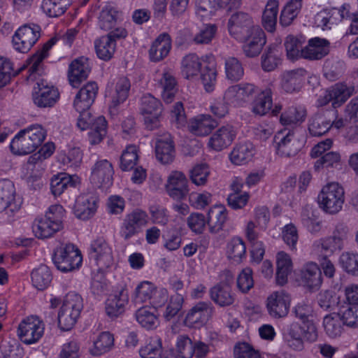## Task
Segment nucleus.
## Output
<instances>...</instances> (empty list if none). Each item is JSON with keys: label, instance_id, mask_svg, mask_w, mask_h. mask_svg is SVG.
I'll use <instances>...</instances> for the list:
<instances>
[{"label": "nucleus", "instance_id": "1", "mask_svg": "<svg viewBox=\"0 0 358 358\" xmlns=\"http://www.w3.org/2000/svg\"><path fill=\"white\" fill-rule=\"evenodd\" d=\"M319 206L325 213H338L345 202V191L338 182H329L324 185L317 196Z\"/></svg>", "mask_w": 358, "mask_h": 358}, {"label": "nucleus", "instance_id": "2", "mask_svg": "<svg viewBox=\"0 0 358 358\" xmlns=\"http://www.w3.org/2000/svg\"><path fill=\"white\" fill-rule=\"evenodd\" d=\"M82 259L80 250L73 244H66L57 248L52 257L57 268L64 273L78 268Z\"/></svg>", "mask_w": 358, "mask_h": 358}, {"label": "nucleus", "instance_id": "3", "mask_svg": "<svg viewBox=\"0 0 358 358\" xmlns=\"http://www.w3.org/2000/svg\"><path fill=\"white\" fill-rule=\"evenodd\" d=\"M41 36V27L36 24L19 27L12 38L13 48L18 52H27Z\"/></svg>", "mask_w": 358, "mask_h": 358}, {"label": "nucleus", "instance_id": "4", "mask_svg": "<svg viewBox=\"0 0 358 358\" xmlns=\"http://www.w3.org/2000/svg\"><path fill=\"white\" fill-rule=\"evenodd\" d=\"M148 222V216L145 211L139 209L132 211L122 221L120 231L121 237L125 241L130 239L141 233Z\"/></svg>", "mask_w": 358, "mask_h": 358}, {"label": "nucleus", "instance_id": "5", "mask_svg": "<svg viewBox=\"0 0 358 358\" xmlns=\"http://www.w3.org/2000/svg\"><path fill=\"white\" fill-rule=\"evenodd\" d=\"M22 201L16 198L15 187L8 180L0 181V213L4 212L8 217H12L21 206Z\"/></svg>", "mask_w": 358, "mask_h": 358}, {"label": "nucleus", "instance_id": "6", "mask_svg": "<svg viewBox=\"0 0 358 358\" xmlns=\"http://www.w3.org/2000/svg\"><path fill=\"white\" fill-rule=\"evenodd\" d=\"M255 27H259L255 25L252 17L243 12L233 14L228 21L229 34L237 41L243 40Z\"/></svg>", "mask_w": 358, "mask_h": 358}, {"label": "nucleus", "instance_id": "7", "mask_svg": "<svg viewBox=\"0 0 358 358\" xmlns=\"http://www.w3.org/2000/svg\"><path fill=\"white\" fill-rule=\"evenodd\" d=\"M161 102L152 95L148 94L141 98V112L147 128L152 130L159 126L162 112Z\"/></svg>", "mask_w": 358, "mask_h": 358}, {"label": "nucleus", "instance_id": "8", "mask_svg": "<svg viewBox=\"0 0 358 358\" xmlns=\"http://www.w3.org/2000/svg\"><path fill=\"white\" fill-rule=\"evenodd\" d=\"M348 229L343 224H338L336 227L333 235L315 243L314 245L318 250H321L327 254H333L336 251H341L344 248V241L348 238Z\"/></svg>", "mask_w": 358, "mask_h": 358}, {"label": "nucleus", "instance_id": "9", "mask_svg": "<svg viewBox=\"0 0 358 358\" xmlns=\"http://www.w3.org/2000/svg\"><path fill=\"white\" fill-rule=\"evenodd\" d=\"M274 141L276 152L282 157H294L301 148V143L290 130L286 134L282 131L277 134L274 137Z\"/></svg>", "mask_w": 358, "mask_h": 358}, {"label": "nucleus", "instance_id": "10", "mask_svg": "<svg viewBox=\"0 0 358 358\" xmlns=\"http://www.w3.org/2000/svg\"><path fill=\"white\" fill-rule=\"evenodd\" d=\"M44 325L36 317H29L18 327V335L22 342L31 344L38 341L43 334Z\"/></svg>", "mask_w": 358, "mask_h": 358}, {"label": "nucleus", "instance_id": "11", "mask_svg": "<svg viewBox=\"0 0 358 358\" xmlns=\"http://www.w3.org/2000/svg\"><path fill=\"white\" fill-rule=\"evenodd\" d=\"M90 256L99 270H104L113 264L112 249L103 238H99L91 243Z\"/></svg>", "mask_w": 358, "mask_h": 358}, {"label": "nucleus", "instance_id": "12", "mask_svg": "<svg viewBox=\"0 0 358 358\" xmlns=\"http://www.w3.org/2000/svg\"><path fill=\"white\" fill-rule=\"evenodd\" d=\"M165 187L169 196L176 201L185 199L189 192L188 180L180 171H173L169 176Z\"/></svg>", "mask_w": 358, "mask_h": 358}, {"label": "nucleus", "instance_id": "13", "mask_svg": "<svg viewBox=\"0 0 358 358\" xmlns=\"http://www.w3.org/2000/svg\"><path fill=\"white\" fill-rule=\"evenodd\" d=\"M113 166L107 159L98 160L92 169L91 181L98 187L107 189L113 184Z\"/></svg>", "mask_w": 358, "mask_h": 358}, {"label": "nucleus", "instance_id": "14", "mask_svg": "<svg viewBox=\"0 0 358 358\" xmlns=\"http://www.w3.org/2000/svg\"><path fill=\"white\" fill-rule=\"evenodd\" d=\"M257 87L251 83H242L229 87L224 94V99L235 106H242L249 101L257 92Z\"/></svg>", "mask_w": 358, "mask_h": 358}, {"label": "nucleus", "instance_id": "15", "mask_svg": "<svg viewBox=\"0 0 358 358\" xmlns=\"http://www.w3.org/2000/svg\"><path fill=\"white\" fill-rule=\"evenodd\" d=\"M291 298L283 290L272 293L267 299V309L269 315L280 318L287 315L290 306Z\"/></svg>", "mask_w": 358, "mask_h": 358}, {"label": "nucleus", "instance_id": "16", "mask_svg": "<svg viewBox=\"0 0 358 358\" xmlns=\"http://www.w3.org/2000/svg\"><path fill=\"white\" fill-rule=\"evenodd\" d=\"M38 90L33 93V101L39 108L52 107L59 99L58 90L52 85L45 84L43 81L37 83Z\"/></svg>", "mask_w": 358, "mask_h": 358}, {"label": "nucleus", "instance_id": "17", "mask_svg": "<svg viewBox=\"0 0 358 358\" xmlns=\"http://www.w3.org/2000/svg\"><path fill=\"white\" fill-rule=\"evenodd\" d=\"M240 41L244 43L243 50L248 57L258 56L266 42L265 34L260 27H255L248 36H245V38Z\"/></svg>", "mask_w": 358, "mask_h": 358}, {"label": "nucleus", "instance_id": "18", "mask_svg": "<svg viewBox=\"0 0 358 358\" xmlns=\"http://www.w3.org/2000/svg\"><path fill=\"white\" fill-rule=\"evenodd\" d=\"M210 312V303L201 301L187 312L184 324L191 328H199L205 324Z\"/></svg>", "mask_w": 358, "mask_h": 358}, {"label": "nucleus", "instance_id": "19", "mask_svg": "<svg viewBox=\"0 0 358 358\" xmlns=\"http://www.w3.org/2000/svg\"><path fill=\"white\" fill-rule=\"evenodd\" d=\"M329 42L324 38L315 37L308 41L302 49V58L308 60L321 59L329 52Z\"/></svg>", "mask_w": 358, "mask_h": 358}, {"label": "nucleus", "instance_id": "20", "mask_svg": "<svg viewBox=\"0 0 358 358\" xmlns=\"http://www.w3.org/2000/svg\"><path fill=\"white\" fill-rule=\"evenodd\" d=\"M90 71L88 59L82 57L73 60L71 63L69 70L68 76L70 84L73 87H78L80 83L87 78Z\"/></svg>", "mask_w": 358, "mask_h": 358}, {"label": "nucleus", "instance_id": "21", "mask_svg": "<svg viewBox=\"0 0 358 358\" xmlns=\"http://www.w3.org/2000/svg\"><path fill=\"white\" fill-rule=\"evenodd\" d=\"M98 92V85L94 82H90L83 87L76 94L73 106L77 111L88 110L94 103Z\"/></svg>", "mask_w": 358, "mask_h": 358}, {"label": "nucleus", "instance_id": "22", "mask_svg": "<svg viewBox=\"0 0 358 358\" xmlns=\"http://www.w3.org/2000/svg\"><path fill=\"white\" fill-rule=\"evenodd\" d=\"M236 135V131L232 126H223L211 136L208 145L215 150H222L231 144Z\"/></svg>", "mask_w": 358, "mask_h": 358}, {"label": "nucleus", "instance_id": "23", "mask_svg": "<svg viewBox=\"0 0 358 358\" xmlns=\"http://www.w3.org/2000/svg\"><path fill=\"white\" fill-rule=\"evenodd\" d=\"M157 159L162 164H169L175 157V149L172 138L169 134L159 137L155 143Z\"/></svg>", "mask_w": 358, "mask_h": 358}, {"label": "nucleus", "instance_id": "24", "mask_svg": "<svg viewBox=\"0 0 358 358\" xmlns=\"http://www.w3.org/2000/svg\"><path fill=\"white\" fill-rule=\"evenodd\" d=\"M241 0H196V12L201 15L212 13L217 8L232 10L239 8Z\"/></svg>", "mask_w": 358, "mask_h": 358}, {"label": "nucleus", "instance_id": "25", "mask_svg": "<svg viewBox=\"0 0 358 358\" xmlns=\"http://www.w3.org/2000/svg\"><path fill=\"white\" fill-rule=\"evenodd\" d=\"M301 279L304 286L318 289L322 283V275L317 264L313 262L306 263L301 270Z\"/></svg>", "mask_w": 358, "mask_h": 358}, {"label": "nucleus", "instance_id": "26", "mask_svg": "<svg viewBox=\"0 0 358 358\" xmlns=\"http://www.w3.org/2000/svg\"><path fill=\"white\" fill-rule=\"evenodd\" d=\"M304 329L297 322H292L283 329V340L294 350L300 351L303 348V336Z\"/></svg>", "mask_w": 358, "mask_h": 358}, {"label": "nucleus", "instance_id": "27", "mask_svg": "<svg viewBox=\"0 0 358 358\" xmlns=\"http://www.w3.org/2000/svg\"><path fill=\"white\" fill-rule=\"evenodd\" d=\"M332 119L328 113H316L308 121V131L312 136H322L332 127Z\"/></svg>", "mask_w": 358, "mask_h": 358}, {"label": "nucleus", "instance_id": "28", "mask_svg": "<svg viewBox=\"0 0 358 358\" xmlns=\"http://www.w3.org/2000/svg\"><path fill=\"white\" fill-rule=\"evenodd\" d=\"M129 301L127 289L122 287L107 301L106 311L108 316L115 317L124 311V306Z\"/></svg>", "mask_w": 358, "mask_h": 358}, {"label": "nucleus", "instance_id": "29", "mask_svg": "<svg viewBox=\"0 0 358 358\" xmlns=\"http://www.w3.org/2000/svg\"><path fill=\"white\" fill-rule=\"evenodd\" d=\"M96 210V199L90 195L79 196L74 206V213L80 219L87 220Z\"/></svg>", "mask_w": 358, "mask_h": 358}, {"label": "nucleus", "instance_id": "30", "mask_svg": "<svg viewBox=\"0 0 358 358\" xmlns=\"http://www.w3.org/2000/svg\"><path fill=\"white\" fill-rule=\"evenodd\" d=\"M171 48V37L168 34H160L152 43L149 50L150 58L153 62H159L166 57Z\"/></svg>", "mask_w": 358, "mask_h": 358}, {"label": "nucleus", "instance_id": "31", "mask_svg": "<svg viewBox=\"0 0 358 358\" xmlns=\"http://www.w3.org/2000/svg\"><path fill=\"white\" fill-rule=\"evenodd\" d=\"M62 227L60 222H57L46 217L41 218L35 221L33 225V232L38 238H48L53 236Z\"/></svg>", "mask_w": 358, "mask_h": 358}, {"label": "nucleus", "instance_id": "32", "mask_svg": "<svg viewBox=\"0 0 358 358\" xmlns=\"http://www.w3.org/2000/svg\"><path fill=\"white\" fill-rule=\"evenodd\" d=\"M80 182L76 175H69L65 173L54 176L51 179V192L55 196L61 195L68 187H75Z\"/></svg>", "mask_w": 358, "mask_h": 358}, {"label": "nucleus", "instance_id": "33", "mask_svg": "<svg viewBox=\"0 0 358 358\" xmlns=\"http://www.w3.org/2000/svg\"><path fill=\"white\" fill-rule=\"evenodd\" d=\"M211 299L218 306H228L234 302L235 296L228 284H218L210 290Z\"/></svg>", "mask_w": 358, "mask_h": 358}, {"label": "nucleus", "instance_id": "34", "mask_svg": "<svg viewBox=\"0 0 358 358\" xmlns=\"http://www.w3.org/2000/svg\"><path fill=\"white\" fill-rule=\"evenodd\" d=\"M307 71L304 69H297L285 73L283 75L282 87L289 93L299 90Z\"/></svg>", "mask_w": 358, "mask_h": 358}, {"label": "nucleus", "instance_id": "35", "mask_svg": "<svg viewBox=\"0 0 358 358\" xmlns=\"http://www.w3.org/2000/svg\"><path fill=\"white\" fill-rule=\"evenodd\" d=\"M10 150L13 153L17 155H28L38 148L32 139L24 134H21V131L14 137L10 145Z\"/></svg>", "mask_w": 358, "mask_h": 358}, {"label": "nucleus", "instance_id": "36", "mask_svg": "<svg viewBox=\"0 0 358 358\" xmlns=\"http://www.w3.org/2000/svg\"><path fill=\"white\" fill-rule=\"evenodd\" d=\"M201 66V59L194 53L185 55L181 61V72L186 79H192L198 76Z\"/></svg>", "mask_w": 358, "mask_h": 358}, {"label": "nucleus", "instance_id": "37", "mask_svg": "<svg viewBox=\"0 0 358 358\" xmlns=\"http://www.w3.org/2000/svg\"><path fill=\"white\" fill-rule=\"evenodd\" d=\"M254 155V148L251 143L245 142L237 144L231 152L230 159L236 165L248 163Z\"/></svg>", "mask_w": 358, "mask_h": 358}, {"label": "nucleus", "instance_id": "38", "mask_svg": "<svg viewBox=\"0 0 358 358\" xmlns=\"http://www.w3.org/2000/svg\"><path fill=\"white\" fill-rule=\"evenodd\" d=\"M227 220L226 209L223 206L216 205L211 208L208 213L207 224L212 233L220 231Z\"/></svg>", "mask_w": 358, "mask_h": 358}, {"label": "nucleus", "instance_id": "39", "mask_svg": "<svg viewBox=\"0 0 358 358\" xmlns=\"http://www.w3.org/2000/svg\"><path fill=\"white\" fill-rule=\"evenodd\" d=\"M216 126V122L210 115H200L192 119L189 123V130L196 136L208 134Z\"/></svg>", "mask_w": 358, "mask_h": 358}, {"label": "nucleus", "instance_id": "40", "mask_svg": "<svg viewBox=\"0 0 358 358\" xmlns=\"http://www.w3.org/2000/svg\"><path fill=\"white\" fill-rule=\"evenodd\" d=\"M306 109L303 107H290L284 111L280 117V122L284 126L294 127L306 120Z\"/></svg>", "mask_w": 358, "mask_h": 358}, {"label": "nucleus", "instance_id": "41", "mask_svg": "<svg viewBox=\"0 0 358 358\" xmlns=\"http://www.w3.org/2000/svg\"><path fill=\"white\" fill-rule=\"evenodd\" d=\"M136 319L138 324L146 329H154L159 325L156 310L149 306L139 308L136 312Z\"/></svg>", "mask_w": 358, "mask_h": 358}, {"label": "nucleus", "instance_id": "42", "mask_svg": "<svg viewBox=\"0 0 358 358\" xmlns=\"http://www.w3.org/2000/svg\"><path fill=\"white\" fill-rule=\"evenodd\" d=\"M276 264V281L278 284L282 285L286 283L287 276L292 270V262L287 254L280 252L277 255Z\"/></svg>", "mask_w": 358, "mask_h": 358}, {"label": "nucleus", "instance_id": "43", "mask_svg": "<svg viewBox=\"0 0 358 358\" xmlns=\"http://www.w3.org/2000/svg\"><path fill=\"white\" fill-rule=\"evenodd\" d=\"M343 325L342 317L339 313H332L324 317V329L327 335L330 338L340 336L343 331Z\"/></svg>", "mask_w": 358, "mask_h": 358}, {"label": "nucleus", "instance_id": "44", "mask_svg": "<svg viewBox=\"0 0 358 358\" xmlns=\"http://www.w3.org/2000/svg\"><path fill=\"white\" fill-rule=\"evenodd\" d=\"M162 89V96L166 103L173 101L177 92V83L173 74L170 71H164L159 80Z\"/></svg>", "mask_w": 358, "mask_h": 358}, {"label": "nucleus", "instance_id": "45", "mask_svg": "<svg viewBox=\"0 0 358 358\" xmlns=\"http://www.w3.org/2000/svg\"><path fill=\"white\" fill-rule=\"evenodd\" d=\"M72 0H43L41 8L50 17L63 15L71 5Z\"/></svg>", "mask_w": 358, "mask_h": 358}, {"label": "nucleus", "instance_id": "46", "mask_svg": "<svg viewBox=\"0 0 358 358\" xmlns=\"http://www.w3.org/2000/svg\"><path fill=\"white\" fill-rule=\"evenodd\" d=\"M130 87V81L127 78H120L117 80L114 91L111 94L110 107L116 108L123 103L128 97Z\"/></svg>", "mask_w": 358, "mask_h": 358}, {"label": "nucleus", "instance_id": "47", "mask_svg": "<svg viewBox=\"0 0 358 358\" xmlns=\"http://www.w3.org/2000/svg\"><path fill=\"white\" fill-rule=\"evenodd\" d=\"M94 46L98 57L108 61L115 52L116 42L105 35L95 41Z\"/></svg>", "mask_w": 358, "mask_h": 358}, {"label": "nucleus", "instance_id": "48", "mask_svg": "<svg viewBox=\"0 0 358 358\" xmlns=\"http://www.w3.org/2000/svg\"><path fill=\"white\" fill-rule=\"evenodd\" d=\"M114 345L113 336L108 332L101 333L94 341L93 347L90 348V354L93 356H99L110 351Z\"/></svg>", "mask_w": 358, "mask_h": 358}, {"label": "nucleus", "instance_id": "49", "mask_svg": "<svg viewBox=\"0 0 358 358\" xmlns=\"http://www.w3.org/2000/svg\"><path fill=\"white\" fill-rule=\"evenodd\" d=\"M272 103L271 90L266 89L254 100L252 111L256 115H265L271 109Z\"/></svg>", "mask_w": 358, "mask_h": 358}, {"label": "nucleus", "instance_id": "50", "mask_svg": "<svg viewBox=\"0 0 358 358\" xmlns=\"http://www.w3.org/2000/svg\"><path fill=\"white\" fill-rule=\"evenodd\" d=\"M31 277L33 285L39 290L46 289L52 279L50 268L43 264L34 269Z\"/></svg>", "mask_w": 358, "mask_h": 358}, {"label": "nucleus", "instance_id": "51", "mask_svg": "<svg viewBox=\"0 0 358 358\" xmlns=\"http://www.w3.org/2000/svg\"><path fill=\"white\" fill-rule=\"evenodd\" d=\"M305 42V37L303 36H294L289 35L285 41V47L287 52V57L291 60L302 58V48Z\"/></svg>", "mask_w": 358, "mask_h": 358}, {"label": "nucleus", "instance_id": "52", "mask_svg": "<svg viewBox=\"0 0 358 358\" xmlns=\"http://www.w3.org/2000/svg\"><path fill=\"white\" fill-rule=\"evenodd\" d=\"M278 13V2L276 0L268 1L262 15V24L265 29L272 32L275 30Z\"/></svg>", "mask_w": 358, "mask_h": 358}, {"label": "nucleus", "instance_id": "53", "mask_svg": "<svg viewBox=\"0 0 358 358\" xmlns=\"http://www.w3.org/2000/svg\"><path fill=\"white\" fill-rule=\"evenodd\" d=\"M281 61V50L277 46L269 47L262 56V66L265 71H273Z\"/></svg>", "mask_w": 358, "mask_h": 358}, {"label": "nucleus", "instance_id": "54", "mask_svg": "<svg viewBox=\"0 0 358 358\" xmlns=\"http://www.w3.org/2000/svg\"><path fill=\"white\" fill-rule=\"evenodd\" d=\"M302 6V0H291L287 3L280 16V23L289 26L296 17Z\"/></svg>", "mask_w": 358, "mask_h": 358}, {"label": "nucleus", "instance_id": "55", "mask_svg": "<svg viewBox=\"0 0 358 358\" xmlns=\"http://www.w3.org/2000/svg\"><path fill=\"white\" fill-rule=\"evenodd\" d=\"M107 122L104 117L99 116L96 117L88 134L89 141L91 145L99 144L106 135Z\"/></svg>", "mask_w": 358, "mask_h": 358}, {"label": "nucleus", "instance_id": "56", "mask_svg": "<svg viewBox=\"0 0 358 358\" xmlns=\"http://www.w3.org/2000/svg\"><path fill=\"white\" fill-rule=\"evenodd\" d=\"M155 286L150 282L140 283L135 289L133 302L136 306H140L150 300L155 292Z\"/></svg>", "mask_w": 358, "mask_h": 358}, {"label": "nucleus", "instance_id": "57", "mask_svg": "<svg viewBox=\"0 0 358 358\" xmlns=\"http://www.w3.org/2000/svg\"><path fill=\"white\" fill-rule=\"evenodd\" d=\"M138 159V149L136 145L127 146L120 157V169L124 171L131 170L136 164Z\"/></svg>", "mask_w": 358, "mask_h": 358}, {"label": "nucleus", "instance_id": "58", "mask_svg": "<svg viewBox=\"0 0 358 358\" xmlns=\"http://www.w3.org/2000/svg\"><path fill=\"white\" fill-rule=\"evenodd\" d=\"M56 41L57 39L55 38H50L43 45L40 51H38L31 57L29 67V71L31 73H36L39 71L41 62L48 56L49 50L55 44Z\"/></svg>", "mask_w": 358, "mask_h": 358}, {"label": "nucleus", "instance_id": "59", "mask_svg": "<svg viewBox=\"0 0 358 358\" xmlns=\"http://www.w3.org/2000/svg\"><path fill=\"white\" fill-rule=\"evenodd\" d=\"M225 73L229 80L238 81L243 76L244 70L241 62L232 57L225 61Z\"/></svg>", "mask_w": 358, "mask_h": 358}, {"label": "nucleus", "instance_id": "60", "mask_svg": "<svg viewBox=\"0 0 358 358\" xmlns=\"http://www.w3.org/2000/svg\"><path fill=\"white\" fill-rule=\"evenodd\" d=\"M117 22V11L110 6L104 7L100 12L98 24L105 31L113 29Z\"/></svg>", "mask_w": 358, "mask_h": 358}, {"label": "nucleus", "instance_id": "61", "mask_svg": "<svg viewBox=\"0 0 358 358\" xmlns=\"http://www.w3.org/2000/svg\"><path fill=\"white\" fill-rule=\"evenodd\" d=\"M80 315L62 306L58 313V325L62 331L71 330Z\"/></svg>", "mask_w": 358, "mask_h": 358}, {"label": "nucleus", "instance_id": "62", "mask_svg": "<svg viewBox=\"0 0 358 358\" xmlns=\"http://www.w3.org/2000/svg\"><path fill=\"white\" fill-rule=\"evenodd\" d=\"M339 263L347 273L358 275V253L343 252L340 256Z\"/></svg>", "mask_w": 358, "mask_h": 358}, {"label": "nucleus", "instance_id": "63", "mask_svg": "<svg viewBox=\"0 0 358 358\" xmlns=\"http://www.w3.org/2000/svg\"><path fill=\"white\" fill-rule=\"evenodd\" d=\"M327 96L329 101H332L334 107L344 103L350 96V90L343 84H337L332 87L329 91Z\"/></svg>", "mask_w": 358, "mask_h": 358}, {"label": "nucleus", "instance_id": "64", "mask_svg": "<svg viewBox=\"0 0 358 358\" xmlns=\"http://www.w3.org/2000/svg\"><path fill=\"white\" fill-rule=\"evenodd\" d=\"M162 341L158 337H152L147 344L139 350L142 358H156L161 355Z\"/></svg>", "mask_w": 358, "mask_h": 358}]
</instances>
